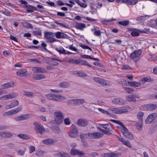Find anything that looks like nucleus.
I'll return each instance as SVG.
<instances>
[{"label":"nucleus","mask_w":157,"mask_h":157,"mask_svg":"<svg viewBox=\"0 0 157 157\" xmlns=\"http://www.w3.org/2000/svg\"><path fill=\"white\" fill-rule=\"evenodd\" d=\"M54 117L55 122L57 124H60L63 122L64 114L61 111L58 110L54 113Z\"/></svg>","instance_id":"f257e3e1"},{"label":"nucleus","mask_w":157,"mask_h":157,"mask_svg":"<svg viewBox=\"0 0 157 157\" xmlns=\"http://www.w3.org/2000/svg\"><path fill=\"white\" fill-rule=\"evenodd\" d=\"M149 16L147 15L141 16L138 17L137 18V20H138V21L144 20L145 19L146 17H148Z\"/></svg>","instance_id":"5fc2aeb1"},{"label":"nucleus","mask_w":157,"mask_h":157,"mask_svg":"<svg viewBox=\"0 0 157 157\" xmlns=\"http://www.w3.org/2000/svg\"><path fill=\"white\" fill-rule=\"evenodd\" d=\"M59 86L61 88H67L70 86L69 83L67 82H62L59 85Z\"/></svg>","instance_id":"473e14b6"},{"label":"nucleus","mask_w":157,"mask_h":157,"mask_svg":"<svg viewBox=\"0 0 157 157\" xmlns=\"http://www.w3.org/2000/svg\"><path fill=\"white\" fill-rule=\"evenodd\" d=\"M127 101L131 102H136L137 99H138L140 98V95L137 94H133L132 95H128L126 96Z\"/></svg>","instance_id":"6e6552de"},{"label":"nucleus","mask_w":157,"mask_h":157,"mask_svg":"<svg viewBox=\"0 0 157 157\" xmlns=\"http://www.w3.org/2000/svg\"><path fill=\"white\" fill-rule=\"evenodd\" d=\"M104 134L99 132L90 133V139H99L103 136Z\"/></svg>","instance_id":"f8f14e48"},{"label":"nucleus","mask_w":157,"mask_h":157,"mask_svg":"<svg viewBox=\"0 0 157 157\" xmlns=\"http://www.w3.org/2000/svg\"><path fill=\"white\" fill-rule=\"evenodd\" d=\"M86 25L82 23H80L76 25V27L77 29H79L80 30H83L86 27Z\"/></svg>","instance_id":"c756f323"},{"label":"nucleus","mask_w":157,"mask_h":157,"mask_svg":"<svg viewBox=\"0 0 157 157\" xmlns=\"http://www.w3.org/2000/svg\"><path fill=\"white\" fill-rule=\"evenodd\" d=\"M44 151H39L36 153V155L38 156H41L44 154Z\"/></svg>","instance_id":"4d7b16f0"},{"label":"nucleus","mask_w":157,"mask_h":157,"mask_svg":"<svg viewBox=\"0 0 157 157\" xmlns=\"http://www.w3.org/2000/svg\"><path fill=\"white\" fill-rule=\"evenodd\" d=\"M53 131L56 133H58L60 132V129L59 127H55L53 128Z\"/></svg>","instance_id":"e2e57ef3"},{"label":"nucleus","mask_w":157,"mask_h":157,"mask_svg":"<svg viewBox=\"0 0 157 157\" xmlns=\"http://www.w3.org/2000/svg\"><path fill=\"white\" fill-rule=\"evenodd\" d=\"M93 79L96 82L102 85L109 86L111 85L108 81L99 77H94Z\"/></svg>","instance_id":"39448f33"},{"label":"nucleus","mask_w":157,"mask_h":157,"mask_svg":"<svg viewBox=\"0 0 157 157\" xmlns=\"http://www.w3.org/2000/svg\"><path fill=\"white\" fill-rule=\"evenodd\" d=\"M56 50L61 54H66V51L63 48H56Z\"/></svg>","instance_id":"e433bc0d"},{"label":"nucleus","mask_w":157,"mask_h":157,"mask_svg":"<svg viewBox=\"0 0 157 157\" xmlns=\"http://www.w3.org/2000/svg\"><path fill=\"white\" fill-rule=\"evenodd\" d=\"M70 153L71 154L73 155H79L81 156L84 155V153L82 151H80L74 148H72L71 149Z\"/></svg>","instance_id":"a211bd4d"},{"label":"nucleus","mask_w":157,"mask_h":157,"mask_svg":"<svg viewBox=\"0 0 157 157\" xmlns=\"http://www.w3.org/2000/svg\"><path fill=\"white\" fill-rule=\"evenodd\" d=\"M138 2L136 0H128V3L130 5H133L136 4Z\"/></svg>","instance_id":"a19ab883"},{"label":"nucleus","mask_w":157,"mask_h":157,"mask_svg":"<svg viewBox=\"0 0 157 157\" xmlns=\"http://www.w3.org/2000/svg\"><path fill=\"white\" fill-rule=\"evenodd\" d=\"M85 100L83 99H75L69 100L67 101L68 104L74 106L79 105L84 103Z\"/></svg>","instance_id":"f03ea898"},{"label":"nucleus","mask_w":157,"mask_h":157,"mask_svg":"<svg viewBox=\"0 0 157 157\" xmlns=\"http://www.w3.org/2000/svg\"><path fill=\"white\" fill-rule=\"evenodd\" d=\"M22 109V107H18L17 108L10 110L9 111L12 115L14 114H16L20 111Z\"/></svg>","instance_id":"bb28decb"},{"label":"nucleus","mask_w":157,"mask_h":157,"mask_svg":"<svg viewBox=\"0 0 157 157\" xmlns=\"http://www.w3.org/2000/svg\"><path fill=\"white\" fill-rule=\"evenodd\" d=\"M25 8L27 9L26 11L28 12L32 13L33 12L34 10H37V9L32 6L29 5H26Z\"/></svg>","instance_id":"b1692460"},{"label":"nucleus","mask_w":157,"mask_h":157,"mask_svg":"<svg viewBox=\"0 0 157 157\" xmlns=\"http://www.w3.org/2000/svg\"><path fill=\"white\" fill-rule=\"evenodd\" d=\"M9 94V98L10 99L15 98L18 95L17 93H11L10 94Z\"/></svg>","instance_id":"de8ad7c7"},{"label":"nucleus","mask_w":157,"mask_h":157,"mask_svg":"<svg viewBox=\"0 0 157 157\" xmlns=\"http://www.w3.org/2000/svg\"><path fill=\"white\" fill-rule=\"evenodd\" d=\"M18 136L21 138L25 140H28L30 138V136L26 134H18Z\"/></svg>","instance_id":"c9c22d12"},{"label":"nucleus","mask_w":157,"mask_h":157,"mask_svg":"<svg viewBox=\"0 0 157 157\" xmlns=\"http://www.w3.org/2000/svg\"><path fill=\"white\" fill-rule=\"evenodd\" d=\"M77 124L80 126L85 127L89 124V122L86 119L81 118L78 120L77 122Z\"/></svg>","instance_id":"1a4fd4ad"},{"label":"nucleus","mask_w":157,"mask_h":157,"mask_svg":"<svg viewBox=\"0 0 157 157\" xmlns=\"http://www.w3.org/2000/svg\"><path fill=\"white\" fill-rule=\"evenodd\" d=\"M79 76L82 77H86L87 76V74L84 72L79 71L76 73Z\"/></svg>","instance_id":"c03bdc74"},{"label":"nucleus","mask_w":157,"mask_h":157,"mask_svg":"<svg viewBox=\"0 0 157 157\" xmlns=\"http://www.w3.org/2000/svg\"><path fill=\"white\" fill-rule=\"evenodd\" d=\"M136 128L139 131H141L143 126V121H140L137 122L136 124Z\"/></svg>","instance_id":"cd10ccee"},{"label":"nucleus","mask_w":157,"mask_h":157,"mask_svg":"<svg viewBox=\"0 0 157 157\" xmlns=\"http://www.w3.org/2000/svg\"><path fill=\"white\" fill-rule=\"evenodd\" d=\"M25 149L22 150L19 149L17 151V154L18 155H23L25 154Z\"/></svg>","instance_id":"37998d69"},{"label":"nucleus","mask_w":157,"mask_h":157,"mask_svg":"<svg viewBox=\"0 0 157 157\" xmlns=\"http://www.w3.org/2000/svg\"><path fill=\"white\" fill-rule=\"evenodd\" d=\"M16 85V84L13 81L6 82L5 83L2 84L1 87L3 89H7L10 87H13Z\"/></svg>","instance_id":"9b49d317"},{"label":"nucleus","mask_w":157,"mask_h":157,"mask_svg":"<svg viewBox=\"0 0 157 157\" xmlns=\"http://www.w3.org/2000/svg\"><path fill=\"white\" fill-rule=\"evenodd\" d=\"M78 64L84 65L89 66H90V64L86 61L80 59H78Z\"/></svg>","instance_id":"2f4dec72"},{"label":"nucleus","mask_w":157,"mask_h":157,"mask_svg":"<svg viewBox=\"0 0 157 157\" xmlns=\"http://www.w3.org/2000/svg\"><path fill=\"white\" fill-rule=\"evenodd\" d=\"M119 82L121 84L124 85L126 86H128L126 81L124 79L120 78L119 79Z\"/></svg>","instance_id":"a18cd8bd"},{"label":"nucleus","mask_w":157,"mask_h":157,"mask_svg":"<svg viewBox=\"0 0 157 157\" xmlns=\"http://www.w3.org/2000/svg\"><path fill=\"white\" fill-rule=\"evenodd\" d=\"M45 38L47 39V41L49 42L52 43L56 41V39L52 37H50Z\"/></svg>","instance_id":"8fccbe9b"},{"label":"nucleus","mask_w":157,"mask_h":157,"mask_svg":"<svg viewBox=\"0 0 157 157\" xmlns=\"http://www.w3.org/2000/svg\"><path fill=\"white\" fill-rule=\"evenodd\" d=\"M105 129L106 130H105V131L107 132H110L113 131L112 130V128L111 124H110L109 126L107 128Z\"/></svg>","instance_id":"680f3d73"},{"label":"nucleus","mask_w":157,"mask_h":157,"mask_svg":"<svg viewBox=\"0 0 157 157\" xmlns=\"http://www.w3.org/2000/svg\"><path fill=\"white\" fill-rule=\"evenodd\" d=\"M54 33L52 32H45L44 33V36L45 38H48L50 37H54Z\"/></svg>","instance_id":"c85d7f7f"},{"label":"nucleus","mask_w":157,"mask_h":157,"mask_svg":"<svg viewBox=\"0 0 157 157\" xmlns=\"http://www.w3.org/2000/svg\"><path fill=\"white\" fill-rule=\"evenodd\" d=\"M53 94H46L45 96L47 97V98L49 100H52Z\"/></svg>","instance_id":"6e6d98bb"},{"label":"nucleus","mask_w":157,"mask_h":157,"mask_svg":"<svg viewBox=\"0 0 157 157\" xmlns=\"http://www.w3.org/2000/svg\"><path fill=\"white\" fill-rule=\"evenodd\" d=\"M29 61L30 62H33L36 63H41V62L38 60L36 58L30 59H29Z\"/></svg>","instance_id":"603ef678"},{"label":"nucleus","mask_w":157,"mask_h":157,"mask_svg":"<svg viewBox=\"0 0 157 157\" xmlns=\"http://www.w3.org/2000/svg\"><path fill=\"white\" fill-rule=\"evenodd\" d=\"M121 132L122 134L126 138L130 140H132L133 139L134 137L133 135L126 128L124 129H121Z\"/></svg>","instance_id":"0eeeda50"},{"label":"nucleus","mask_w":157,"mask_h":157,"mask_svg":"<svg viewBox=\"0 0 157 157\" xmlns=\"http://www.w3.org/2000/svg\"><path fill=\"white\" fill-rule=\"evenodd\" d=\"M118 124L121 125V127H117V128L120 129L121 131V129H124L126 128L123 123L120 121Z\"/></svg>","instance_id":"79ce46f5"},{"label":"nucleus","mask_w":157,"mask_h":157,"mask_svg":"<svg viewBox=\"0 0 157 157\" xmlns=\"http://www.w3.org/2000/svg\"><path fill=\"white\" fill-rule=\"evenodd\" d=\"M117 137L124 145H126L129 148L132 147L131 144L129 140H126L125 139L119 136H117Z\"/></svg>","instance_id":"2eb2a0df"},{"label":"nucleus","mask_w":157,"mask_h":157,"mask_svg":"<svg viewBox=\"0 0 157 157\" xmlns=\"http://www.w3.org/2000/svg\"><path fill=\"white\" fill-rule=\"evenodd\" d=\"M78 59H71L68 60V63L73 64H78Z\"/></svg>","instance_id":"ea45409f"},{"label":"nucleus","mask_w":157,"mask_h":157,"mask_svg":"<svg viewBox=\"0 0 157 157\" xmlns=\"http://www.w3.org/2000/svg\"><path fill=\"white\" fill-rule=\"evenodd\" d=\"M119 24L124 26H126L128 25L129 24V21H119L118 22Z\"/></svg>","instance_id":"4c0bfd02"},{"label":"nucleus","mask_w":157,"mask_h":157,"mask_svg":"<svg viewBox=\"0 0 157 157\" xmlns=\"http://www.w3.org/2000/svg\"><path fill=\"white\" fill-rule=\"evenodd\" d=\"M24 95L29 97L33 98V93L31 92H25Z\"/></svg>","instance_id":"49530a36"},{"label":"nucleus","mask_w":157,"mask_h":157,"mask_svg":"<svg viewBox=\"0 0 157 157\" xmlns=\"http://www.w3.org/2000/svg\"><path fill=\"white\" fill-rule=\"evenodd\" d=\"M69 49L75 52H78V50L76 48L73 47V44L70 45L69 46Z\"/></svg>","instance_id":"774afa93"},{"label":"nucleus","mask_w":157,"mask_h":157,"mask_svg":"<svg viewBox=\"0 0 157 157\" xmlns=\"http://www.w3.org/2000/svg\"><path fill=\"white\" fill-rule=\"evenodd\" d=\"M69 136L71 138H75L77 137L78 135V130L76 127L72 124L71 126V130L68 132Z\"/></svg>","instance_id":"7ed1b4c3"},{"label":"nucleus","mask_w":157,"mask_h":157,"mask_svg":"<svg viewBox=\"0 0 157 157\" xmlns=\"http://www.w3.org/2000/svg\"><path fill=\"white\" fill-rule=\"evenodd\" d=\"M57 142V140L55 139L48 138L44 140L43 141L44 144H52Z\"/></svg>","instance_id":"aec40b11"},{"label":"nucleus","mask_w":157,"mask_h":157,"mask_svg":"<svg viewBox=\"0 0 157 157\" xmlns=\"http://www.w3.org/2000/svg\"><path fill=\"white\" fill-rule=\"evenodd\" d=\"M157 117V114L156 113H152L150 114L145 121V124H149L151 122Z\"/></svg>","instance_id":"4468645a"},{"label":"nucleus","mask_w":157,"mask_h":157,"mask_svg":"<svg viewBox=\"0 0 157 157\" xmlns=\"http://www.w3.org/2000/svg\"><path fill=\"white\" fill-rule=\"evenodd\" d=\"M90 133H85L80 135V138L82 140L84 139H90Z\"/></svg>","instance_id":"7c9ffc66"},{"label":"nucleus","mask_w":157,"mask_h":157,"mask_svg":"<svg viewBox=\"0 0 157 157\" xmlns=\"http://www.w3.org/2000/svg\"><path fill=\"white\" fill-rule=\"evenodd\" d=\"M128 110L126 109L116 108L115 113L120 114L128 112Z\"/></svg>","instance_id":"393cba45"},{"label":"nucleus","mask_w":157,"mask_h":157,"mask_svg":"<svg viewBox=\"0 0 157 157\" xmlns=\"http://www.w3.org/2000/svg\"><path fill=\"white\" fill-rule=\"evenodd\" d=\"M151 80L150 78L147 77H144L143 79L141 80V82L143 83H144L147 82H150Z\"/></svg>","instance_id":"58836bf2"},{"label":"nucleus","mask_w":157,"mask_h":157,"mask_svg":"<svg viewBox=\"0 0 157 157\" xmlns=\"http://www.w3.org/2000/svg\"><path fill=\"white\" fill-rule=\"evenodd\" d=\"M112 102L115 104L123 105L124 104V102L121 99L116 98L112 100Z\"/></svg>","instance_id":"6ab92c4d"},{"label":"nucleus","mask_w":157,"mask_h":157,"mask_svg":"<svg viewBox=\"0 0 157 157\" xmlns=\"http://www.w3.org/2000/svg\"><path fill=\"white\" fill-rule=\"evenodd\" d=\"M6 138H10L13 136V135L10 132H6Z\"/></svg>","instance_id":"052dcab7"},{"label":"nucleus","mask_w":157,"mask_h":157,"mask_svg":"<svg viewBox=\"0 0 157 157\" xmlns=\"http://www.w3.org/2000/svg\"><path fill=\"white\" fill-rule=\"evenodd\" d=\"M121 155L120 153H106L101 155L103 157H118Z\"/></svg>","instance_id":"dca6fc26"},{"label":"nucleus","mask_w":157,"mask_h":157,"mask_svg":"<svg viewBox=\"0 0 157 157\" xmlns=\"http://www.w3.org/2000/svg\"><path fill=\"white\" fill-rule=\"evenodd\" d=\"M131 34L133 36H137L139 35V33L135 30H133Z\"/></svg>","instance_id":"09e8293b"},{"label":"nucleus","mask_w":157,"mask_h":157,"mask_svg":"<svg viewBox=\"0 0 157 157\" xmlns=\"http://www.w3.org/2000/svg\"><path fill=\"white\" fill-rule=\"evenodd\" d=\"M32 71L34 73H44L47 72L46 70L44 68L37 67H32Z\"/></svg>","instance_id":"f3484780"},{"label":"nucleus","mask_w":157,"mask_h":157,"mask_svg":"<svg viewBox=\"0 0 157 157\" xmlns=\"http://www.w3.org/2000/svg\"><path fill=\"white\" fill-rule=\"evenodd\" d=\"M128 86L131 87H138L141 86V83L139 82L135 81L132 82H128Z\"/></svg>","instance_id":"412c9836"},{"label":"nucleus","mask_w":157,"mask_h":157,"mask_svg":"<svg viewBox=\"0 0 157 157\" xmlns=\"http://www.w3.org/2000/svg\"><path fill=\"white\" fill-rule=\"evenodd\" d=\"M123 89L126 92L129 94L133 93L134 91V90L131 88L124 87H123Z\"/></svg>","instance_id":"f704fd0d"},{"label":"nucleus","mask_w":157,"mask_h":157,"mask_svg":"<svg viewBox=\"0 0 157 157\" xmlns=\"http://www.w3.org/2000/svg\"><path fill=\"white\" fill-rule=\"evenodd\" d=\"M52 100L54 101H59V95L54 94Z\"/></svg>","instance_id":"bf43d9fd"},{"label":"nucleus","mask_w":157,"mask_h":157,"mask_svg":"<svg viewBox=\"0 0 157 157\" xmlns=\"http://www.w3.org/2000/svg\"><path fill=\"white\" fill-rule=\"evenodd\" d=\"M66 99V98L65 96L59 95V101H61L63 100H65Z\"/></svg>","instance_id":"338daca9"},{"label":"nucleus","mask_w":157,"mask_h":157,"mask_svg":"<svg viewBox=\"0 0 157 157\" xmlns=\"http://www.w3.org/2000/svg\"><path fill=\"white\" fill-rule=\"evenodd\" d=\"M32 117L29 114L21 115L19 117L15 118V120L17 121H21L28 119Z\"/></svg>","instance_id":"9d476101"},{"label":"nucleus","mask_w":157,"mask_h":157,"mask_svg":"<svg viewBox=\"0 0 157 157\" xmlns=\"http://www.w3.org/2000/svg\"><path fill=\"white\" fill-rule=\"evenodd\" d=\"M34 124L35 126V129L37 132L42 134L45 132V129L42 125L37 122L34 123Z\"/></svg>","instance_id":"423d86ee"},{"label":"nucleus","mask_w":157,"mask_h":157,"mask_svg":"<svg viewBox=\"0 0 157 157\" xmlns=\"http://www.w3.org/2000/svg\"><path fill=\"white\" fill-rule=\"evenodd\" d=\"M101 32L100 30H95L94 32V34L96 36H101Z\"/></svg>","instance_id":"13d9d810"},{"label":"nucleus","mask_w":157,"mask_h":157,"mask_svg":"<svg viewBox=\"0 0 157 157\" xmlns=\"http://www.w3.org/2000/svg\"><path fill=\"white\" fill-rule=\"evenodd\" d=\"M61 157H71V155L69 153L62 152Z\"/></svg>","instance_id":"0e129e2a"},{"label":"nucleus","mask_w":157,"mask_h":157,"mask_svg":"<svg viewBox=\"0 0 157 157\" xmlns=\"http://www.w3.org/2000/svg\"><path fill=\"white\" fill-rule=\"evenodd\" d=\"M19 104V102L18 101H15L11 102L9 105H7L6 108L7 109L14 107Z\"/></svg>","instance_id":"5701e85b"},{"label":"nucleus","mask_w":157,"mask_h":157,"mask_svg":"<svg viewBox=\"0 0 157 157\" xmlns=\"http://www.w3.org/2000/svg\"><path fill=\"white\" fill-rule=\"evenodd\" d=\"M142 52L141 50H138L135 51L131 53L130 58L134 61L136 62L139 60V57Z\"/></svg>","instance_id":"20e7f679"},{"label":"nucleus","mask_w":157,"mask_h":157,"mask_svg":"<svg viewBox=\"0 0 157 157\" xmlns=\"http://www.w3.org/2000/svg\"><path fill=\"white\" fill-rule=\"evenodd\" d=\"M62 33L60 32H58L54 34V35H55L56 37L58 39L62 38Z\"/></svg>","instance_id":"3c124183"},{"label":"nucleus","mask_w":157,"mask_h":157,"mask_svg":"<svg viewBox=\"0 0 157 157\" xmlns=\"http://www.w3.org/2000/svg\"><path fill=\"white\" fill-rule=\"evenodd\" d=\"M144 110L147 111H151L157 108V104H149L144 105L143 106Z\"/></svg>","instance_id":"ddd939ff"},{"label":"nucleus","mask_w":157,"mask_h":157,"mask_svg":"<svg viewBox=\"0 0 157 157\" xmlns=\"http://www.w3.org/2000/svg\"><path fill=\"white\" fill-rule=\"evenodd\" d=\"M27 72V70L25 69H23L21 71L17 72V75L19 76H25L27 75L26 73Z\"/></svg>","instance_id":"a878e982"},{"label":"nucleus","mask_w":157,"mask_h":157,"mask_svg":"<svg viewBox=\"0 0 157 157\" xmlns=\"http://www.w3.org/2000/svg\"><path fill=\"white\" fill-rule=\"evenodd\" d=\"M80 46L83 49H88L90 50L91 51H93L92 49L90 47H89L87 45H86L84 44H81L80 45Z\"/></svg>","instance_id":"864d4df0"},{"label":"nucleus","mask_w":157,"mask_h":157,"mask_svg":"<svg viewBox=\"0 0 157 157\" xmlns=\"http://www.w3.org/2000/svg\"><path fill=\"white\" fill-rule=\"evenodd\" d=\"M144 113L142 112H139L137 114V117L140 121H143L142 117L144 116Z\"/></svg>","instance_id":"72a5a7b5"},{"label":"nucleus","mask_w":157,"mask_h":157,"mask_svg":"<svg viewBox=\"0 0 157 157\" xmlns=\"http://www.w3.org/2000/svg\"><path fill=\"white\" fill-rule=\"evenodd\" d=\"M64 122L65 124L69 125L71 122L68 118H66L64 120Z\"/></svg>","instance_id":"69168bd1"},{"label":"nucleus","mask_w":157,"mask_h":157,"mask_svg":"<svg viewBox=\"0 0 157 157\" xmlns=\"http://www.w3.org/2000/svg\"><path fill=\"white\" fill-rule=\"evenodd\" d=\"M46 76L44 75L40 74H36L33 76V78L36 80H40L41 79L45 78Z\"/></svg>","instance_id":"4be33fe9"}]
</instances>
